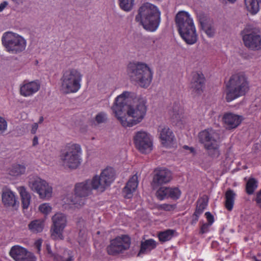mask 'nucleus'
I'll use <instances>...</instances> for the list:
<instances>
[{
    "label": "nucleus",
    "instance_id": "nucleus-1",
    "mask_svg": "<svg viewBox=\"0 0 261 261\" xmlns=\"http://www.w3.org/2000/svg\"><path fill=\"white\" fill-rule=\"evenodd\" d=\"M135 96L134 93L124 91L116 98L112 107L115 116L124 127H130L140 123L146 115V102L143 98H139L135 106H131L127 104L126 98H134Z\"/></svg>",
    "mask_w": 261,
    "mask_h": 261
},
{
    "label": "nucleus",
    "instance_id": "nucleus-2",
    "mask_svg": "<svg viewBox=\"0 0 261 261\" xmlns=\"http://www.w3.org/2000/svg\"><path fill=\"white\" fill-rule=\"evenodd\" d=\"M135 20L146 31L154 32L160 24L161 13L155 5L145 3L139 8Z\"/></svg>",
    "mask_w": 261,
    "mask_h": 261
},
{
    "label": "nucleus",
    "instance_id": "nucleus-3",
    "mask_svg": "<svg viewBox=\"0 0 261 261\" xmlns=\"http://www.w3.org/2000/svg\"><path fill=\"white\" fill-rule=\"evenodd\" d=\"M114 180V172L112 168H106L98 176L96 175L91 179L83 183V197L92 193L93 190L103 192Z\"/></svg>",
    "mask_w": 261,
    "mask_h": 261
},
{
    "label": "nucleus",
    "instance_id": "nucleus-4",
    "mask_svg": "<svg viewBox=\"0 0 261 261\" xmlns=\"http://www.w3.org/2000/svg\"><path fill=\"white\" fill-rule=\"evenodd\" d=\"M175 21L177 30L183 40L188 44H193L197 41V34L193 19L187 12H178Z\"/></svg>",
    "mask_w": 261,
    "mask_h": 261
},
{
    "label": "nucleus",
    "instance_id": "nucleus-5",
    "mask_svg": "<svg viewBox=\"0 0 261 261\" xmlns=\"http://www.w3.org/2000/svg\"><path fill=\"white\" fill-rule=\"evenodd\" d=\"M126 71L130 80L141 88H148L152 82L153 71L146 63H129Z\"/></svg>",
    "mask_w": 261,
    "mask_h": 261
},
{
    "label": "nucleus",
    "instance_id": "nucleus-6",
    "mask_svg": "<svg viewBox=\"0 0 261 261\" xmlns=\"http://www.w3.org/2000/svg\"><path fill=\"white\" fill-rule=\"evenodd\" d=\"M249 83L246 76L242 73L232 75L227 86L226 100L227 102L244 95L249 90Z\"/></svg>",
    "mask_w": 261,
    "mask_h": 261
},
{
    "label": "nucleus",
    "instance_id": "nucleus-7",
    "mask_svg": "<svg viewBox=\"0 0 261 261\" xmlns=\"http://www.w3.org/2000/svg\"><path fill=\"white\" fill-rule=\"evenodd\" d=\"M2 43L5 50L12 54L23 51L27 47V41L21 35L11 31L5 32L2 37Z\"/></svg>",
    "mask_w": 261,
    "mask_h": 261
},
{
    "label": "nucleus",
    "instance_id": "nucleus-8",
    "mask_svg": "<svg viewBox=\"0 0 261 261\" xmlns=\"http://www.w3.org/2000/svg\"><path fill=\"white\" fill-rule=\"evenodd\" d=\"M81 73L75 69L65 71L61 79V89L64 93H75L81 88Z\"/></svg>",
    "mask_w": 261,
    "mask_h": 261
},
{
    "label": "nucleus",
    "instance_id": "nucleus-9",
    "mask_svg": "<svg viewBox=\"0 0 261 261\" xmlns=\"http://www.w3.org/2000/svg\"><path fill=\"white\" fill-rule=\"evenodd\" d=\"M80 145L67 144L61 152L60 159L63 164L71 169L76 168L80 164Z\"/></svg>",
    "mask_w": 261,
    "mask_h": 261
},
{
    "label": "nucleus",
    "instance_id": "nucleus-10",
    "mask_svg": "<svg viewBox=\"0 0 261 261\" xmlns=\"http://www.w3.org/2000/svg\"><path fill=\"white\" fill-rule=\"evenodd\" d=\"M240 35L245 47L256 51L261 49V36L257 29L251 25H247L241 32Z\"/></svg>",
    "mask_w": 261,
    "mask_h": 261
},
{
    "label": "nucleus",
    "instance_id": "nucleus-11",
    "mask_svg": "<svg viewBox=\"0 0 261 261\" xmlns=\"http://www.w3.org/2000/svg\"><path fill=\"white\" fill-rule=\"evenodd\" d=\"M130 243V238L127 235L116 237L111 241L110 244L107 247L108 253L112 255L123 253L129 248Z\"/></svg>",
    "mask_w": 261,
    "mask_h": 261
},
{
    "label": "nucleus",
    "instance_id": "nucleus-12",
    "mask_svg": "<svg viewBox=\"0 0 261 261\" xmlns=\"http://www.w3.org/2000/svg\"><path fill=\"white\" fill-rule=\"evenodd\" d=\"M172 179V173L168 169L165 167H157L152 173L151 186L155 190L163 185L169 183Z\"/></svg>",
    "mask_w": 261,
    "mask_h": 261
},
{
    "label": "nucleus",
    "instance_id": "nucleus-13",
    "mask_svg": "<svg viewBox=\"0 0 261 261\" xmlns=\"http://www.w3.org/2000/svg\"><path fill=\"white\" fill-rule=\"evenodd\" d=\"M51 237L54 240H63V232L66 226V217L62 213H57L52 217Z\"/></svg>",
    "mask_w": 261,
    "mask_h": 261
},
{
    "label": "nucleus",
    "instance_id": "nucleus-14",
    "mask_svg": "<svg viewBox=\"0 0 261 261\" xmlns=\"http://www.w3.org/2000/svg\"><path fill=\"white\" fill-rule=\"evenodd\" d=\"M32 190L39 194L41 198H48L51 196L53 188L44 180L36 176L30 181Z\"/></svg>",
    "mask_w": 261,
    "mask_h": 261
},
{
    "label": "nucleus",
    "instance_id": "nucleus-15",
    "mask_svg": "<svg viewBox=\"0 0 261 261\" xmlns=\"http://www.w3.org/2000/svg\"><path fill=\"white\" fill-rule=\"evenodd\" d=\"M136 148L142 153H146L152 150V141L149 135L145 132L139 131L134 137Z\"/></svg>",
    "mask_w": 261,
    "mask_h": 261
},
{
    "label": "nucleus",
    "instance_id": "nucleus-16",
    "mask_svg": "<svg viewBox=\"0 0 261 261\" xmlns=\"http://www.w3.org/2000/svg\"><path fill=\"white\" fill-rule=\"evenodd\" d=\"M197 17L202 29L209 37H212L215 34V29L213 20L202 12L197 13Z\"/></svg>",
    "mask_w": 261,
    "mask_h": 261
},
{
    "label": "nucleus",
    "instance_id": "nucleus-17",
    "mask_svg": "<svg viewBox=\"0 0 261 261\" xmlns=\"http://www.w3.org/2000/svg\"><path fill=\"white\" fill-rule=\"evenodd\" d=\"M198 137L199 142L203 144V146L208 143H212L220 140L219 133L212 128H208L200 132Z\"/></svg>",
    "mask_w": 261,
    "mask_h": 261
},
{
    "label": "nucleus",
    "instance_id": "nucleus-18",
    "mask_svg": "<svg viewBox=\"0 0 261 261\" xmlns=\"http://www.w3.org/2000/svg\"><path fill=\"white\" fill-rule=\"evenodd\" d=\"M205 79L201 72H196L193 74L190 88L192 91L196 94L203 92Z\"/></svg>",
    "mask_w": 261,
    "mask_h": 261
},
{
    "label": "nucleus",
    "instance_id": "nucleus-19",
    "mask_svg": "<svg viewBox=\"0 0 261 261\" xmlns=\"http://www.w3.org/2000/svg\"><path fill=\"white\" fill-rule=\"evenodd\" d=\"M40 88L38 81L28 82L24 81L20 87V94L24 97H29L38 92Z\"/></svg>",
    "mask_w": 261,
    "mask_h": 261
},
{
    "label": "nucleus",
    "instance_id": "nucleus-20",
    "mask_svg": "<svg viewBox=\"0 0 261 261\" xmlns=\"http://www.w3.org/2000/svg\"><path fill=\"white\" fill-rule=\"evenodd\" d=\"M224 126L227 129L236 128L241 122V117L232 113H225L222 117Z\"/></svg>",
    "mask_w": 261,
    "mask_h": 261
},
{
    "label": "nucleus",
    "instance_id": "nucleus-21",
    "mask_svg": "<svg viewBox=\"0 0 261 261\" xmlns=\"http://www.w3.org/2000/svg\"><path fill=\"white\" fill-rule=\"evenodd\" d=\"M138 186V176L137 174L132 176L123 188L122 193L125 198H130L133 193L136 191Z\"/></svg>",
    "mask_w": 261,
    "mask_h": 261
},
{
    "label": "nucleus",
    "instance_id": "nucleus-22",
    "mask_svg": "<svg viewBox=\"0 0 261 261\" xmlns=\"http://www.w3.org/2000/svg\"><path fill=\"white\" fill-rule=\"evenodd\" d=\"M64 200L65 202L69 204H80L82 201V183L79 182L75 184L74 195L68 194Z\"/></svg>",
    "mask_w": 261,
    "mask_h": 261
},
{
    "label": "nucleus",
    "instance_id": "nucleus-23",
    "mask_svg": "<svg viewBox=\"0 0 261 261\" xmlns=\"http://www.w3.org/2000/svg\"><path fill=\"white\" fill-rule=\"evenodd\" d=\"M220 140H218L212 143H208L204 145L206 154L211 158L217 159L220 155Z\"/></svg>",
    "mask_w": 261,
    "mask_h": 261
},
{
    "label": "nucleus",
    "instance_id": "nucleus-24",
    "mask_svg": "<svg viewBox=\"0 0 261 261\" xmlns=\"http://www.w3.org/2000/svg\"><path fill=\"white\" fill-rule=\"evenodd\" d=\"M2 202L5 207H15L17 205V200L14 193L10 190H3L2 194Z\"/></svg>",
    "mask_w": 261,
    "mask_h": 261
},
{
    "label": "nucleus",
    "instance_id": "nucleus-25",
    "mask_svg": "<svg viewBox=\"0 0 261 261\" xmlns=\"http://www.w3.org/2000/svg\"><path fill=\"white\" fill-rule=\"evenodd\" d=\"M160 138L164 145H169L172 143L174 139L173 132L168 127H161L159 129Z\"/></svg>",
    "mask_w": 261,
    "mask_h": 261
},
{
    "label": "nucleus",
    "instance_id": "nucleus-26",
    "mask_svg": "<svg viewBox=\"0 0 261 261\" xmlns=\"http://www.w3.org/2000/svg\"><path fill=\"white\" fill-rule=\"evenodd\" d=\"M25 249L19 245H15L11 248L10 255L15 261H27L26 259L22 258Z\"/></svg>",
    "mask_w": 261,
    "mask_h": 261
},
{
    "label": "nucleus",
    "instance_id": "nucleus-27",
    "mask_svg": "<svg viewBox=\"0 0 261 261\" xmlns=\"http://www.w3.org/2000/svg\"><path fill=\"white\" fill-rule=\"evenodd\" d=\"M236 194L230 189H228L225 194V207L229 211H231L233 207Z\"/></svg>",
    "mask_w": 261,
    "mask_h": 261
},
{
    "label": "nucleus",
    "instance_id": "nucleus-28",
    "mask_svg": "<svg viewBox=\"0 0 261 261\" xmlns=\"http://www.w3.org/2000/svg\"><path fill=\"white\" fill-rule=\"evenodd\" d=\"M26 166L23 164H13L9 169V173L11 176H17L25 173Z\"/></svg>",
    "mask_w": 261,
    "mask_h": 261
},
{
    "label": "nucleus",
    "instance_id": "nucleus-29",
    "mask_svg": "<svg viewBox=\"0 0 261 261\" xmlns=\"http://www.w3.org/2000/svg\"><path fill=\"white\" fill-rule=\"evenodd\" d=\"M44 222L42 220L38 219L31 221L28 225L29 230L33 233H37L42 231Z\"/></svg>",
    "mask_w": 261,
    "mask_h": 261
},
{
    "label": "nucleus",
    "instance_id": "nucleus-30",
    "mask_svg": "<svg viewBox=\"0 0 261 261\" xmlns=\"http://www.w3.org/2000/svg\"><path fill=\"white\" fill-rule=\"evenodd\" d=\"M247 10L252 14H255L259 10L261 0H244Z\"/></svg>",
    "mask_w": 261,
    "mask_h": 261
},
{
    "label": "nucleus",
    "instance_id": "nucleus-31",
    "mask_svg": "<svg viewBox=\"0 0 261 261\" xmlns=\"http://www.w3.org/2000/svg\"><path fill=\"white\" fill-rule=\"evenodd\" d=\"M19 194L21 197V202L23 208H28L31 200V196L23 187H20L19 189Z\"/></svg>",
    "mask_w": 261,
    "mask_h": 261
},
{
    "label": "nucleus",
    "instance_id": "nucleus-32",
    "mask_svg": "<svg viewBox=\"0 0 261 261\" xmlns=\"http://www.w3.org/2000/svg\"><path fill=\"white\" fill-rule=\"evenodd\" d=\"M176 232L175 230L168 229L163 231H160L158 233V237L160 241L165 242L170 240Z\"/></svg>",
    "mask_w": 261,
    "mask_h": 261
},
{
    "label": "nucleus",
    "instance_id": "nucleus-33",
    "mask_svg": "<svg viewBox=\"0 0 261 261\" xmlns=\"http://www.w3.org/2000/svg\"><path fill=\"white\" fill-rule=\"evenodd\" d=\"M156 247V242L152 239H149L141 243L139 254L144 253L148 249H152Z\"/></svg>",
    "mask_w": 261,
    "mask_h": 261
},
{
    "label": "nucleus",
    "instance_id": "nucleus-34",
    "mask_svg": "<svg viewBox=\"0 0 261 261\" xmlns=\"http://www.w3.org/2000/svg\"><path fill=\"white\" fill-rule=\"evenodd\" d=\"M120 8L125 12L130 11L134 6L135 0H118Z\"/></svg>",
    "mask_w": 261,
    "mask_h": 261
},
{
    "label": "nucleus",
    "instance_id": "nucleus-35",
    "mask_svg": "<svg viewBox=\"0 0 261 261\" xmlns=\"http://www.w3.org/2000/svg\"><path fill=\"white\" fill-rule=\"evenodd\" d=\"M257 181L254 178H249L246 184V193L249 195L252 194L257 188Z\"/></svg>",
    "mask_w": 261,
    "mask_h": 261
},
{
    "label": "nucleus",
    "instance_id": "nucleus-36",
    "mask_svg": "<svg viewBox=\"0 0 261 261\" xmlns=\"http://www.w3.org/2000/svg\"><path fill=\"white\" fill-rule=\"evenodd\" d=\"M169 187H161L156 192L155 195L160 200L168 198Z\"/></svg>",
    "mask_w": 261,
    "mask_h": 261
},
{
    "label": "nucleus",
    "instance_id": "nucleus-37",
    "mask_svg": "<svg viewBox=\"0 0 261 261\" xmlns=\"http://www.w3.org/2000/svg\"><path fill=\"white\" fill-rule=\"evenodd\" d=\"M207 204V201L204 199H199L197 201V206L195 212L198 215H201L203 213L204 209Z\"/></svg>",
    "mask_w": 261,
    "mask_h": 261
},
{
    "label": "nucleus",
    "instance_id": "nucleus-38",
    "mask_svg": "<svg viewBox=\"0 0 261 261\" xmlns=\"http://www.w3.org/2000/svg\"><path fill=\"white\" fill-rule=\"evenodd\" d=\"M169 114L171 118L174 121H178L180 119L179 109L177 105H175L172 109L170 110Z\"/></svg>",
    "mask_w": 261,
    "mask_h": 261
},
{
    "label": "nucleus",
    "instance_id": "nucleus-39",
    "mask_svg": "<svg viewBox=\"0 0 261 261\" xmlns=\"http://www.w3.org/2000/svg\"><path fill=\"white\" fill-rule=\"evenodd\" d=\"M168 198L173 199H178L181 195V192L178 188H169V187Z\"/></svg>",
    "mask_w": 261,
    "mask_h": 261
},
{
    "label": "nucleus",
    "instance_id": "nucleus-40",
    "mask_svg": "<svg viewBox=\"0 0 261 261\" xmlns=\"http://www.w3.org/2000/svg\"><path fill=\"white\" fill-rule=\"evenodd\" d=\"M52 207L49 203H44L39 206V210L45 215H47L51 211Z\"/></svg>",
    "mask_w": 261,
    "mask_h": 261
},
{
    "label": "nucleus",
    "instance_id": "nucleus-41",
    "mask_svg": "<svg viewBox=\"0 0 261 261\" xmlns=\"http://www.w3.org/2000/svg\"><path fill=\"white\" fill-rule=\"evenodd\" d=\"M176 208V205L175 204H171L167 203H164L158 205L157 208L159 210H163L165 211H172Z\"/></svg>",
    "mask_w": 261,
    "mask_h": 261
},
{
    "label": "nucleus",
    "instance_id": "nucleus-42",
    "mask_svg": "<svg viewBox=\"0 0 261 261\" xmlns=\"http://www.w3.org/2000/svg\"><path fill=\"white\" fill-rule=\"evenodd\" d=\"M95 120L98 124L105 123L107 120V114L104 112H100L96 115Z\"/></svg>",
    "mask_w": 261,
    "mask_h": 261
},
{
    "label": "nucleus",
    "instance_id": "nucleus-43",
    "mask_svg": "<svg viewBox=\"0 0 261 261\" xmlns=\"http://www.w3.org/2000/svg\"><path fill=\"white\" fill-rule=\"evenodd\" d=\"M22 258L24 259L26 258L27 261H36V260L34 254L28 251L27 249H25L24 253L23 254Z\"/></svg>",
    "mask_w": 261,
    "mask_h": 261
},
{
    "label": "nucleus",
    "instance_id": "nucleus-44",
    "mask_svg": "<svg viewBox=\"0 0 261 261\" xmlns=\"http://www.w3.org/2000/svg\"><path fill=\"white\" fill-rule=\"evenodd\" d=\"M7 128V122L6 120L0 116V134L4 132Z\"/></svg>",
    "mask_w": 261,
    "mask_h": 261
},
{
    "label": "nucleus",
    "instance_id": "nucleus-45",
    "mask_svg": "<svg viewBox=\"0 0 261 261\" xmlns=\"http://www.w3.org/2000/svg\"><path fill=\"white\" fill-rule=\"evenodd\" d=\"M211 225L208 224V223H204L203 224L200 229L199 233L200 234H203L209 231V227Z\"/></svg>",
    "mask_w": 261,
    "mask_h": 261
},
{
    "label": "nucleus",
    "instance_id": "nucleus-46",
    "mask_svg": "<svg viewBox=\"0 0 261 261\" xmlns=\"http://www.w3.org/2000/svg\"><path fill=\"white\" fill-rule=\"evenodd\" d=\"M206 219L208 221V224L212 225L214 221V216L211 214L210 212H206L205 213Z\"/></svg>",
    "mask_w": 261,
    "mask_h": 261
},
{
    "label": "nucleus",
    "instance_id": "nucleus-47",
    "mask_svg": "<svg viewBox=\"0 0 261 261\" xmlns=\"http://www.w3.org/2000/svg\"><path fill=\"white\" fill-rule=\"evenodd\" d=\"M42 244V240L41 239H39L37 240L34 243L35 247L37 249L38 252H40L41 251V248Z\"/></svg>",
    "mask_w": 261,
    "mask_h": 261
},
{
    "label": "nucleus",
    "instance_id": "nucleus-48",
    "mask_svg": "<svg viewBox=\"0 0 261 261\" xmlns=\"http://www.w3.org/2000/svg\"><path fill=\"white\" fill-rule=\"evenodd\" d=\"M199 216H200V215H198L195 212H194L192 217V220L191 221V224L193 225H195L198 221Z\"/></svg>",
    "mask_w": 261,
    "mask_h": 261
},
{
    "label": "nucleus",
    "instance_id": "nucleus-49",
    "mask_svg": "<svg viewBox=\"0 0 261 261\" xmlns=\"http://www.w3.org/2000/svg\"><path fill=\"white\" fill-rule=\"evenodd\" d=\"M255 201L257 205L261 208V190L257 193Z\"/></svg>",
    "mask_w": 261,
    "mask_h": 261
},
{
    "label": "nucleus",
    "instance_id": "nucleus-50",
    "mask_svg": "<svg viewBox=\"0 0 261 261\" xmlns=\"http://www.w3.org/2000/svg\"><path fill=\"white\" fill-rule=\"evenodd\" d=\"M38 128V123H34V124H33V125L32 126V129L31 130V133L32 134H35L36 133Z\"/></svg>",
    "mask_w": 261,
    "mask_h": 261
},
{
    "label": "nucleus",
    "instance_id": "nucleus-51",
    "mask_svg": "<svg viewBox=\"0 0 261 261\" xmlns=\"http://www.w3.org/2000/svg\"><path fill=\"white\" fill-rule=\"evenodd\" d=\"M8 5L7 2H3L0 4V12H2Z\"/></svg>",
    "mask_w": 261,
    "mask_h": 261
},
{
    "label": "nucleus",
    "instance_id": "nucleus-52",
    "mask_svg": "<svg viewBox=\"0 0 261 261\" xmlns=\"http://www.w3.org/2000/svg\"><path fill=\"white\" fill-rule=\"evenodd\" d=\"M38 144V138L37 136H35L33 139V146H35Z\"/></svg>",
    "mask_w": 261,
    "mask_h": 261
},
{
    "label": "nucleus",
    "instance_id": "nucleus-53",
    "mask_svg": "<svg viewBox=\"0 0 261 261\" xmlns=\"http://www.w3.org/2000/svg\"><path fill=\"white\" fill-rule=\"evenodd\" d=\"M184 148L186 149H189L190 150V152H195V150H194V148L193 147H190L187 145H185L184 147H183Z\"/></svg>",
    "mask_w": 261,
    "mask_h": 261
},
{
    "label": "nucleus",
    "instance_id": "nucleus-54",
    "mask_svg": "<svg viewBox=\"0 0 261 261\" xmlns=\"http://www.w3.org/2000/svg\"><path fill=\"white\" fill-rule=\"evenodd\" d=\"M222 3L229 2L230 4H234L237 0H220Z\"/></svg>",
    "mask_w": 261,
    "mask_h": 261
},
{
    "label": "nucleus",
    "instance_id": "nucleus-55",
    "mask_svg": "<svg viewBox=\"0 0 261 261\" xmlns=\"http://www.w3.org/2000/svg\"><path fill=\"white\" fill-rule=\"evenodd\" d=\"M46 249L47 250L48 253L49 254H51V248H50V246L48 244L46 245Z\"/></svg>",
    "mask_w": 261,
    "mask_h": 261
},
{
    "label": "nucleus",
    "instance_id": "nucleus-56",
    "mask_svg": "<svg viewBox=\"0 0 261 261\" xmlns=\"http://www.w3.org/2000/svg\"><path fill=\"white\" fill-rule=\"evenodd\" d=\"M43 120H44V118H43V116H41V117H40V118H39L38 123H42V122H43Z\"/></svg>",
    "mask_w": 261,
    "mask_h": 261
},
{
    "label": "nucleus",
    "instance_id": "nucleus-57",
    "mask_svg": "<svg viewBox=\"0 0 261 261\" xmlns=\"http://www.w3.org/2000/svg\"><path fill=\"white\" fill-rule=\"evenodd\" d=\"M73 260V258L72 256H69L68 257L67 259L63 260V261H72Z\"/></svg>",
    "mask_w": 261,
    "mask_h": 261
},
{
    "label": "nucleus",
    "instance_id": "nucleus-58",
    "mask_svg": "<svg viewBox=\"0 0 261 261\" xmlns=\"http://www.w3.org/2000/svg\"><path fill=\"white\" fill-rule=\"evenodd\" d=\"M254 259H255V261H261L260 260L257 259L255 257H254Z\"/></svg>",
    "mask_w": 261,
    "mask_h": 261
},
{
    "label": "nucleus",
    "instance_id": "nucleus-59",
    "mask_svg": "<svg viewBox=\"0 0 261 261\" xmlns=\"http://www.w3.org/2000/svg\"><path fill=\"white\" fill-rule=\"evenodd\" d=\"M152 42L153 43H154V40H152Z\"/></svg>",
    "mask_w": 261,
    "mask_h": 261
}]
</instances>
